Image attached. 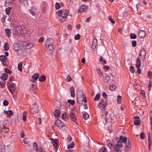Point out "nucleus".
I'll use <instances>...</instances> for the list:
<instances>
[{
	"label": "nucleus",
	"mask_w": 152,
	"mask_h": 152,
	"mask_svg": "<svg viewBox=\"0 0 152 152\" xmlns=\"http://www.w3.org/2000/svg\"><path fill=\"white\" fill-rule=\"evenodd\" d=\"M80 95H79V94H77V101L78 104H82L83 102H87V99L86 97V96L83 94L82 91H80Z\"/></svg>",
	"instance_id": "f257e3e1"
},
{
	"label": "nucleus",
	"mask_w": 152,
	"mask_h": 152,
	"mask_svg": "<svg viewBox=\"0 0 152 152\" xmlns=\"http://www.w3.org/2000/svg\"><path fill=\"white\" fill-rule=\"evenodd\" d=\"M54 45V41L52 39L49 38L47 39L46 46L50 50H52L53 49Z\"/></svg>",
	"instance_id": "f03ea898"
},
{
	"label": "nucleus",
	"mask_w": 152,
	"mask_h": 152,
	"mask_svg": "<svg viewBox=\"0 0 152 152\" xmlns=\"http://www.w3.org/2000/svg\"><path fill=\"white\" fill-rule=\"evenodd\" d=\"M8 89L10 93L13 94L14 93L17 92L16 85L14 83H12L8 86Z\"/></svg>",
	"instance_id": "7ed1b4c3"
},
{
	"label": "nucleus",
	"mask_w": 152,
	"mask_h": 152,
	"mask_svg": "<svg viewBox=\"0 0 152 152\" xmlns=\"http://www.w3.org/2000/svg\"><path fill=\"white\" fill-rule=\"evenodd\" d=\"M101 101L99 102L98 104V107L100 109H102L104 108L106 106L107 104V100L105 99H101Z\"/></svg>",
	"instance_id": "20e7f679"
},
{
	"label": "nucleus",
	"mask_w": 152,
	"mask_h": 152,
	"mask_svg": "<svg viewBox=\"0 0 152 152\" xmlns=\"http://www.w3.org/2000/svg\"><path fill=\"white\" fill-rule=\"evenodd\" d=\"M34 150L37 152H45L42 148H38V145L36 142H34L33 144Z\"/></svg>",
	"instance_id": "39448f33"
},
{
	"label": "nucleus",
	"mask_w": 152,
	"mask_h": 152,
	"mask_svg": "<svg viewBox=\"0 0 152 152\" xmlns=\"http://www.w3.org/2000/svg\"><path fill=\"white\" fill-rule=\"evenodd\" d=\"M31 111L32 114H35L38 111V106L34 103L31 109Z\"/></svg>",
	"instance_id": "423d86ee"
},
{
	"label": "nucleus",
	"mask_w": 152,
	"mask_h": 152,
	"mask_svg": "<svg viewBox=\"0 0 152 152\" xmlns=\"http://www.w3.org/2000/svg\"><path fill=\"white\" fill-rule=\"evenodd\" d=\"M56 125L59 129H61L65 126L64 124L60 120H58L55 123Z\"/></svg>",
	"instance_id": "0eeeda50"
},
{
	"label": "nucleus",
	"mask_w": 152,
	"mask_h": 152,
	"mask_svg": "<svg viewBox=\"0 0 152 152\" xmlns=\"http://www.w3.org/2000/svg\"><path fill=\"white\" fill-rule=\"evenodd\" d=\"M39 74L37 73H35L31 76L32 77L33 80H31V81L33 82H34L36 81L37 80L38 78L39 77Z\"/></svg>",
	"instance_id": "6e6552de"
},
{
	"label": "nucleus",
	"mask_w": 152,
	"mask_h": 152,
	"mask_svg": "<svg viewBox=\"0 0 152 152\" xmlns=\"http://www.w3.org/2000/svg\"><path fill=\"white\" fill-rule=\"evenodd\" d=\"M5 34L6 37L9 38L11 35V30L8 28H6L5 29Z\"/></svg>",
	"instance_id": "1a4fd4ad"
},
{
	"label": "nucleus",
	"mask_w": 152,
	"mask_h": 152,
	"mask_svg": "<svg viewBox=\"0 0 152 152\" xmlns=\"http://www.w3.org/2000/svg\"><path fill=\"white\" fill-rule=\"evenodd\" d=\"M111 80V78L110 75L105 74L104 78V81L106 83H109Z\"/></svg>",
	"instance_id": "9d476101"
},
{
	"label": "nucleus",
	"mask_w": 152,
	"mask_h": 152,
	"mask_svg": "<svg viewBox=\"0 0 152 152\" xmlns=\"http://www.w3.org/2000/svg\"><path fill=\"white\" fill-rule=\"evenodd\" d=\"M70 90L71 96L72 97H74L75 96V93L74 87L73 86L70 87Z\"/></svg>",
	"instance_id": "9b49d317"
},
{
	"label": "nucleus",
	"mask_w": 152,
	"mask_h": 152,
	"mask_svg": "<svg viewBox=\"0 0 152 152\" xmlns=\"http://www.w3.org/2000/svg\"><path fill=\"white\" fill-rule=\"evenodd\" d=\"M70 117L71 120L76 123V119L74 113L71 112L70 114Z\"/></svg>",
	"instance_id": "f8f14e48"
},
{
	"label": "nucleus",
	"mask_w": 152,
	"mask_h": 152,
	"mask_svg": "<svg viewBox=\"0 0 152 152\" xmlns=\"http://www.w3.org/2000/svg\"><path fill=\"white\" fill-rule=\"evenodd\" d=\"M54 116L57 118L60 117V110L59 109H56L54 112Z\"/></svg>",
	"instance_id": "ddd939ff"
},
{
	"label": "nucleus",
	"mask_w": 152,
	"mask_h": 152,
	"mask_svg": "<svg viewBox=\"0 0 152 152\" xmlns=\"http://www.w3.org/2000/svg\"><path fill=\"white\" fill-rule=\"evenodd\" d=\"M145 32L142 30H140L138 32V36L142 38H144L145 36Z\"/></svg>",
	"instance_id": "4468645a"
},
{
	"label": "nucleus",
	"mask_w": 152,
	"mask_h": 152,
	"mask_svg": "<svg viewBox=\"0 0 152 152\" xmlns=\"http://www.w3.org/2000/svg\"><path fill=\"white\" fill-rule=\"evenodd\" d=\"M97 42L96 39V38L94 39L92 41V43L91 46V48L93 49H95L97 45Z\"/></svg>",
	"instance_id": "2eb2a0df"
},
{
	"label": "nucleus",
	"mask_w": 152,
	"mask_h": 152,
	"mask_svg": "<svg viewBox=\"0 0 152 152\" xmlns=\"http://www.w3.org/2000/svg\"><path fill=\"white\" fill-rule=\"evenodd\" d=\"M86 9V6L85 5H81L80 9L78 10V12H79L81 13L84 12Z\"/></svg>",
	"instance_id": "dca6fc26"
},
{
	"label": "nucleus",
	"mask_w": 152,
	"mask_h": 152,
	"mask_svg": "<svg viewBox=\"0 0 152 152\" xmlns=\"http://www.w3.org/2000/svg\"><path fill=\"white\" fill-rule=\"evenodd\" d=\"M4 113L5 115H7L8 117H10L11 116L13 115V112L11 110H9L7 111H5L4 112Z\"/></svg>",
	"instance_id": "f3484780"
},
{
	"label": "nucleus",
	"mask_w": 152,
	"mask_h": 152,
	"mask_svg": "<svg viewBox=\"0 0 152 152\" xmlns=\"http://www.w3.org/2000/svg\"><path fill=\"white\" fill-rule=\"evenodd\" d=\"M141 62L140 58H137V59L136 63V67H140L141 66Z\"/></svg>",
	"instance_id": "a211bd4d"
},
{
	"label": "nucleus",
	"mask_w": 152,
	"mask_h": 152,
	"mask_svg": "<svg viewBox=\"0 0 152 152\" xmlns=\"http://www.w3.org/2000/svg\"><path fill=\"white\" fill-rule=\"evenodd\" d=\"M7 76L8 75L7 74L5 73H4L2 74V76L1 77V78L2 80L5 81L7 80Z\"/></svg>",
	"instance_id": "6ab92c4d"
},
{
	"label": "nucleus",
	"mask_w": 152,
	"mask_h": 152,
	"mask_svg": "<svg viewBox=\"0 0 152 152\" xmlns=\"http://www.w3.org/2000/svg\"><path fill=\"white\" fill-rule=\"evenodd\" d=\"M53 145L55 147H56L58 145V140L57 139H55L53 141Z\"/></svg>",
	"instance_id": "aec40b11"
},
{
	"label": "nucleus",
	"mask_w": 152,
	"mask_h": 152,
	"mask_svg": "<svg viewBox=\"0 0 152 152\" xmlns=\"http://www.w3.org/2000/svg\"><path fill=\"white\" fill-rule=\"evenodd\" d=\"M83 118L84 119L86 120L89 117V115L88 113H86L85 112H84L83 114Z\"/></svg>",
	"instance_id": "412c9836"
},
{
	"label": "nucleus",
	"mask_w": 152,
	"mask_h": 152,
	"mask_svg": "<svg viewBox=\"0 0 152 152\" xmlns=\"http://www.w3.org/2000/svg\"><path fill=\"white\" fill-rule=\"evenodd\" d=\"M19 1L23 5L26 6L28 5V1L27 0H19Z\"/></svg>",
	"instance_id": "4be33fe9"
},
{
	"label": "nucleus",
	"mask_w": 152,
	"mask_h": 152,
	"mask_svg": "<svg viewBox=\"0 0 152 152\" xmlns=\"http://www.w3.org/2000/svg\"><path fill=\"white\" fill-rule=\"evenodd\" d=\"M126 148L127 150H129L131 149V142L129 140L128 141V143H126Z\"/></svg>",
	"instance_id": "5701e85b"
},
{
	"label": "nucleus",
	"mask_w": 152,
	"mask_h": 152,
	"mask_svg": "<svg viewBox=\"0 0 152 152\" xmlns=\"http://www.w3.org/2000/svg\"><path fill=\"white\" fill-rule=\"evenodd\" d=\"M99 152H108V151L106 148L102 147L99 149Z\"/></svg>",
	"instance_id": "b1692460"
},
{
	"label": "nucleus",
	"mask_w": 152,
	"mask_h": 152,
	"mask_svg": "<svg viewBox=\"0 0 152 152\" xmlns=\"http://www.w3.org/2000/svg\"><path fill=\"white\" fill-rule=\"evenodd\" d=\"M123 146V145L122 142L121 141H118L116 145L115 146V147H117L118 148H120L121 147Z\"/></svg>",
	"instance_id": "393cba45"
},
{
	"label": "nucleus",
	"mask_w": 152,
	"mask_h": 152,
	"mask_svg": "<svg viewBox=\"0 0 152 152\" xmlns=\"http://www.w3.org/2000/svg\"><path fill=\"white\" fill-rule=\"evenodd\" d=\"M46 79V76L44 75H42L40 77L39 79V80L41 82L44 81V80H45Z\"/></svg>",
	"instance_id": "a878e982"
},
{
	"label": "nucleus",
	"mask_w": 152,
	"mask_h": 152,
	"mask_svg": "<svg viewBox=\"0 0 152 152\" xmlns=\"http://www.w3.org/2000/svg\"><path fill=\"white\" fill-rule=\"evenodd\" d=\"M120 139L123 142H126L127 140V138L126 137H124L122 136H121L120 137Z\"/></svg>",
	"instance_id": "bb28decb"
},
{
	"label": "nucleus",
	"mask_w": 152,
	"mask_h": 152,
	"mask_svg": "<svg viewBox=\"0 0 152 152\" xmlns=\"http://www.w3.org/2000/svg\"><path fill=\"white\" fill-rule=\"evenodd\" d=\"M4 50L5 51L9 49V44L7 42H6L4 45Z\"/></svg>",
	"instance_id": "cd10ccee"
},
{
	"label": "nucleus",
	"mask_w": 152,
	"mask_h": 152,
	"mask_svg": "<svg viewBox=\"0 0 152 152\" xmlns=\"http://www.w3.org/2000/svg\"><path fill=\"white\" fill-rule=\"evenodd\" d=\"M63 12V11L62 10H60L56 12V15L59 16H61Z\"/></svg>",
	"instance_id": "c85d7f7f"
},
{
	"label": "nucleus",
	"mask_w": 152,
	"mask_h": 152,
	"mask_svg": "<svg viewBox=\"0 0 152 152\" xmlns=\"http://www.w3.org/2000/svg\"><path fill=\"white\" fill-rule=\"evenodd\" d=\"M7 58L4 55H2L0 56V60L3 62L6 61Z\"/></svg>",
	"instance_id": "c756f323"
},
{
	"label": "nucleus",
	"mask_w": 152,
	"mask_h": 152,
	"mask_svg": "<svg viewBox=\"0 0 152 152\" xmlns=\"http://www.w3.org/2000/svg\"><path fill=\"white\" fill-rule=\"evenodd\" d=\"M22 63L21 62L19 63L18 64V69L21 72L22 71Z\"/></svg>",
	"instance_id": "7c9ffc66"
},
{
	"label": "nucleus",
	"mask_w": 152,
	"mask_h": 152,
	"mask_svg": "<svg viewBox=\"0 0 152 152\" xmlns=\"http://www.w3.org/2000/svg\"><path fill=\"white\" fill-rule=\"evenodd\" d=\"M61 118L62 119L64 120L65 121L67 119L66 114L65 113H63L61 115Z\"/></svg>",
	"instance_id": "2f4dec72"
},
{
	"label": "nucleus",
	"mask_w": 152,
	"mask_h": 152,
	"mask_svg": "<svg viewBox=\"0 0 152 152\" xmlns=\"http://www.w3.org/2000/svg\"><path fill=\"white\" fill-rule=\"evenodd\" d=\"M26 117H27V112H24L23 113V120L24 121H26Z\"/></svg>",
	"instance_id": "473e14b6"
},
{
	"label": "nucleus",
	"mask_w": 152,
	"mask_h": 152,
	"mask_svg": "<svg viewBox=\"0 0 152 152\" xmlns=\"http://www.w3.org/2000/svg\"><path fill=\"white\" fill-rule=\"evenodd\" d=\"M100 97V95L99 94H97L94 98V100L95 101H97L99 100Z\"/></svg>",
	"instance_id": "72a5a7b5"
},
{
	"label": "nucleus",
	"mask_w": 152,
	"mask_h": 152,
	"mask_svg": "<svg viewBox=\"0 0 152 152\" xmlns=\"http://www.w3.org/2000/svg\"><path fill=\"white\" fill-rule=\"evenodd\" d=\"M11 9L10 7H8L6 9L5 13L6 14L8 15L10 14Z\"/></svg>",
	"instance_id": "f704fd0d"
},
{
	"label": "nucleus",
	"mask_w": 152,
	"mask_h": 152,
	"mask_svg": "<svg viewBox=\"0 0 152 152\" xmlns=\"http://www.w3.org/2000/svg\"><path fill=\"white\" fill-rule=\"evenodd\" d=\"M113 152H121V150L120 148L115 147L114 149L113 150Z\"/></svg>",
	"instance_id": "c9c22d12"
},
{
	"label": "nucleus",
	"mask_w": 152,
	"mask_h": 152,
	"mask_svg": "<svg viewBox=\"0 0 152 152\" xmlns=\"http://www.w3.org/2000/svg\"><path fill=\"white\" fill-rule=\"evenodd\" d=\"M18 45L17 44H14L13 45L14 49L15 51H18L19 49V48L18 46Z\"/></svg>",
	"instance_id": "e433bc0d"
},
{
	"label": "nucleus",
	"mask_w": 152,
	"mask_h": 152,
	"mask_svg": "<svg viewBox=\"0 0 152 152\" xmlns=\"http://www.w3.org/2000/svg\"><path fill=\"white\" fill-rule=\"evenodd\" d=\"M130 35V37L132 39H135L137 37V35L131 33Z\"/></svg>",
	"instance_id": "4c0bfd02"
},
{
	"label": "nucleus",
	"mask_w": 152,
	"mask_h": 152,
	"mask_svg": "<svg viewBox=\"0 0 152 152\" xmlns=\"http://www.w3.org/2000/svg\"><path fill=\"white\" fill-rule=\"evenodd\" d=\"M72 80V79L71 77L69 75H68L67 76L66 78V80L67 82H69L70 81Z\"/></svg>",
	"instance_id": "58836bf2"
},
{
	"label": "nucleus",
	"mask_w": 152,
	"mask_h": 152,
	"mask_svg": "<svg viewBox=\"0 0 152 152\" xmlns=\"http://www.w3.org/2000/svg\"><path fill=\"white\" fill-rule=\"evenodd\" d=\"M74 146V144L73 142L70 143L67 145V148H73Z\"/></svg>",
	"instance_id": "ea45409f"
},
{
	"label": "nucleus",
	"mask_w": 152,
	"mask_h": 152,
	"mask_svg": "<svg viewBox=\"0 0 152 152\" xmlns=\"http://www.w3.org/2000/svg\"><path fill=\"white\" fill-rule=\"evenodd\" d=\"M134 124L136 125H139L140 124V120H136L134 121Z\"/></svg>",
	"instance_id": "a19ab883"
},
{
	"label": "nucleus",
	"mask_w": 152,
	"mask_h": 152,
	"mask_svg": "<svg viewBox=\"0 0 152 152\" xmlns=\"http://www.w3.org/2000/svg\"><path fill=\"white\" fill-rule=\"evenodd\" d=\"M67 102L68 103H70L72 105H73L75 103V101L73 100L69 99L68 100Z\"/></svg>",
	"instance_id": "79ce46f5"
},
{
	"label": "nucleus",
	"mask_w": 152,
	"mask_h": 152,
	"mask_svg": "<svg viewBox=\"0 0 152 152\" xmlns=\"http://www.w3.org/2000/svg\"><path fill=\"white\" fill-rule=\"evenodd\" d=\"M33 46V45L31 43H28L26 45V46L27 48H31Z\"/></svg>",
	"instance_id": "37998d69"
},
{
	"label": "nucleus",
	"mask_w": 152,
	"mask_h": 152,
	"mask_svg": "<svg viewBox=\"0 0 152 152\" xmlns=\"http://www.w3.org/2000/svg\"><path fill=\"white\" fill-rule=\"evenodd\" d=\"M6 83V82L4 81H0V85L1 86V88H3L5 84Z\"/></svg>",
	"instance_id": "c03bdc74"
},
{
	"label": "nucleus",
	"mask_w": 152,
	"mask_h": 152,
	"mask_svg": "<svg viewBox=\"0 0 152 152\" xmlns=\"http://www.w3.org/2000/svg\"><path fill=\"white\" fill-rule=\"evenodd\" d=\"M108 19L110 21H111L112 23L114 24L115 23V21L113 19L111 16H110L108 17Z\"/></svg>",
	"instance_id": "a18cd8bd"
},
{
	"label": "nucleus",
	"mask_w": 152,
	"mask_h": 152,
	"mask_svg": "<svg viewBox=\"0 0 152 152\" xmlns=\"http://www.w3.org/2000/svg\"><path fill=\"white\" fill-rule=\"evenodd\" d=\"M121 96H118V97L117 101L118 103L120 104L121 103Z\"/></svg>",
	"instance_id": "49530a36"
},
{
	"label": "nucleus",
	"mask_w": 152,
	"mask_h": 152,
	"mask_svg": "<svg viewBox=\"0 0 152 152\" xmlns=\"http://www.w3.org/2000/svg\"><path fill=\"white\" fill-rule=\"evenodd\" d=\"M80 38V36L79 34H77L74 37V38L75 40L79 39Z\"/></svg>",
	"instance_id": "de8ad7c7"
},
{
	"label": "nucleus",
	"mask_w": 152,
	"mask_h": 152,
	"mask_svg": "<svg viewBox=\"0 0 152 152\" xmlns=\"http://www.w3.org/2000/svg\"><path fill=\"white\" fill-rule=\"evenodd\" d=\"M5 71L6 72L9 74H10L12 72V71L7 68H5Z\"/></svg>",
	"instance_id": "09e8293b"
},
{
	"label": "nucleus",
	"mask_w": 152,
	"mask_h": 152,
	"mask_svg": "<svg viewBox=\"0 0 152 152\" xmlns=\"http://www.w3.org/2000/svg\"><path fill=\"white\" fill-rule=\"evenodd\" d=\"M55 8L56 9L58 10L60 8V5L58 3H56L55 4Z\"/></svg>",
	"instance_id": "8fccbe9b"
},
{
	"label": "nucleus",
	"mask_w": 152,
	"mask_h": 152,
	"mask_svg": "<svg viewBox=\"0 0 152 152\" xmlns=\"http://www.w3.org/2000/svg\"><path fill=\"white\" fill-rule=\"evenodd\" d=\"M66 17L65 16H63L61 17V18L60 19V20L61 21V22H63L65 21L66 20Z\"/></svg>",
	"instance_id": "3c124183"
},
{
	"label": "nucleus",
	"mask_w": 152,
	"mask_h": 152,
	"mask_svg": "<svg viewBox=\"0 0 152 152\" xmlns=\"http://www.w3.org/2000/svg\"><path fill=\"white\" fill-rule=\"evenodd\" d=\"M116 88V86L115 85L110 86V89L112 91H113L115 90Z\"/></svg>",
	"instance_id": "603ef678"
},
{
	"label": "nucleus",
	"mask_w": 152,
	"mask_h": 152,
	"mask_svg": "<svg viewBox=\"0 0 152 152\" xmlns=\"http://www.w3.org/2000/svg\"><path fill=\"white\" fill-rule=\"evenodd\" d=\"M130 71L131 73H134L135 72L134 67L133 66H131L130 67Z\"/></svg>",
	"instance_id": "864d4df0"
},
{
	"label": "nucleus",
	"mask_w": 152,
	"mask_h": 152,
	"mask_svg": "<svg viewBox=\"0 0 152 152\" xmlns=\"http://www.w3.org/2000/svg\"><path fill=\"white\" fill-rule=\"evenodd\" d=\"M108 146L111 150L113 149V145L111 143H109L107 145Z\"/></svg>",
	"instance_id": "5fc2aeb1"
},
{
	"label": "nucleus",
	"mask_w": 152,
	"mask_h": 152,
	"mask_svg": "<svg viewBox=\"0 0 152 152\" xmlns=\"http://www.w3.org/2000/svg\"><path fill=\"white\" fill-rule=\"evenodd\" d=\"M132 46L135 47L136 46L137 44V42L135 40H132Z\"/></svg>",
	"instance_id": "6e6d98bb"
},
{
	"label": "nucleus",
	"mask_w": 152,
	"mask_h": 152,
	"mask_svg": "<svg viewBox=\"0 0 152 152\" xmlns=\"http://www.w3.org/2000/svg\"><path fill=\"white\" fill-rule=\"evenodd\" d=\"M69 14V10H65V12H64V14L65 16L66 17Z\"/></svg>",
	"instance_id": "4d7b16f0"
},
{
	"label": "nucleus",
	"mask_w": 152,
	"mask_h": 152,
	"mask_svg": "<svg viewBox=\"0 0 152 152\" xmlns=\"http://www.w3.org/2000/svg\"><path fill=\"white\" fill-rule=\"evenodd\" d=\"M23 140L25 144H27L30 142V140H27L26 138H25Z\"/></svg>",
	"instance_id": "13d9d810"
},
{
	"label": "nucleus",
	"mask_w": 152,
	"mask_h": 152,
	"mask_svg": "<svg viewBox=\"0 0 152 152\" xmlns=\"http://www.w3.org/2000/svg\"><path fill=\"white\" fill-rule=\"evenodd\" d=\"M8 102L7 100H4L3 102V104L5 106L7 105L8 104Z\"/></svg>",
	"instance_id": "bf43d9fd"
},
{
	"label": "nucleus",
	"mask_w": 152,
	"mask_h": 152,
	"mask_svg": "<svg viewBox=\"0 0 152 152\" xmlns=\"http://www.w3.org/2000/svg\"><path fill=\"white\" fill-rule=\"evenodd\" d=\"M145 137V134L144 132H142L140 134V137L142 139H144Z\"/></svg>",
	"instance_id": "052dcab7"
},
{
	"label": "nucleus",
	"mask_w": 152,
	"mask_h": 152,
	"mask_svg": "<svg viewBox=\"0 0 152 152\" xmlns=\"http://www.w3.org/2000/svg\"><path fill=\"white\" fill-rule=\"evenodd\" d=\"M11 1L10 0H6L5 2V6H7L8 5L7 4H11Z\"/></svg>",
	"instance_id": "680f3d73"
},
{
	"label": "nucleus",
	"mask_w": 152,
	"mask_h": 152,
	"mask_svg": "<svg viewBox=\"0 0 152 152\" xmlns=\"http://www.w3.org/2000/svg\"><path fill=\"white\" fill-rule=\"evenodd\" d=\"M44 39V37H42L40 38L39 39V42L40 43H42L43 42Z\"/></svg>",
	"instance_id": "e2e57ef3"
},
{
	"label": "nucleus",
	"mask_w": 152,
	"mask_h": 152,
	"mask_svg": "<svg viewBox=\"0 0 152 152\" xmlns=\"http://www.w3.org/2000/svg\"><path fill=\"white\" fill-rule=\"evenodd\" d=\"M102 95L105 98V99L107 98V95L105 92H103Z\"/></svg>",
	"instance_id": "0e129e2a"
},
{
	"label": "nucleus",
	"mask_w": 152,
	"mask_h": 152,
	"mask_svg": "<svg viewBox=\"0 0 152 152\" xmlns=\"http://www.w3.org/2000/svg\"><path fill=\"white\" fill-rule=\"evenodd\" d=\"M148 77L150 78H152V73L149 71L148 72Z\"/></svg>",
	"instance_id": "69168bd1"
},
{
	"label": "nucleus",
	"mask_w": 152,
	"mask_h": 152,
	"mask_svg": "<svg viewBox=\"0 0 152 152\" xmlns=\"http://www.w3.org/2000/svg\"><path fill=\"white\" fill-rule=\"evenodd\" d=\"M5 128L4 125L0 126V130L2 131L4 128Z\"/></svg>",
	"instance_id": "338daca9"
},
{
	"label": "nucleus",
	"mask_w": 152,
	"mask_h": 152,
	"mask_svg": "<svg viewBox=\"0 0 152 152\" xmlns=\"http://www.w3.org/2000/svg\"><path fill=\"white\" fill-rule=\"evenodd\" d=\"M20 136L21 138H23L25 137V134L23 132L20 133Z\"/></svg>",
	"instance_id": "774afa93"
}]
</instances>
